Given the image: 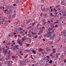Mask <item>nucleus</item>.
Wrapping results in <instances>:
<instances>
[{
  "instance_id": "9",
  "label": "nucleus",
  "mask_w": 66,
  "mask_h": 66,
  "mask_svg": "<svg viewBox=\"0 0 66 66\" xmlns=\"http://www.w3.org/2000/svg\"><path fill=\"white\" fill-rule=\"evenodd\" d=\"M1 59H2V61H5V57H4L3 58H1Z\"/></svg>"
},
{
  "instance_id": "3",
  "label": "nucleus",
  "mask_w": 66,
  "mask_h": 66,
  "mask_svg": "<svg viewBox=\"0 0 66 66\" xmlns=\"http://www.w3.org/2000/svg\"><path fill=\"white\" fill-rule=\"evenodd\" d=\"M62 32L63 33V36L64 37H65L66 36V35L65 34V32H66V30H63L62 31Z\"/></svg>"
},
{
  "instance_id": "53",
  "label": "nucleus",
  "mask_w": 66,
  "mask_h": 66,
  "mask_svg": "<svg viewBox=\"0 0 66 66\" xmlns=\"http://www.w3.org/2000/svg\"><path fill=\"white\" fill-rule=\"evenodd\" d=\"M11 18V17L9 16V17H8V19H10Z\"/></svg>"
},
{
  "instance_id": "50",
  "label": "nucleus",
  "mask_w": 66,
  "mask_h": 66,
  "mask_svg": "<svg viewBox=\"0 0 66 66\" xmlns=\"http://www.w3.org/2000/svg\"><path fill=\"white\" fill-rule=\"evenodd\" d=\"M57 10L58 11H60V8H58L57 9Z\"/></svg>"
},
{
  "instance_id": "61",
  "label": "nucleus",
  "mask_w": 66,
  "mask_h": 66,
  "mask_svg": "<svg viewBox=\"0 0 66 66\" xmlns=\"http://www.w3.org/2000/svg\"><path fill=\"white\" fill-rule=\"evenodd\" d=\"M61 34H63V32H62V31L61 32Z\"/></svg>"
},
{
  "instance_id": "39",
  "label": "nucleus",
  "mask_w": 66,
  "mask_h": 66,
  "mask_svg": "<svg viewBox=\"0 0 66 66\" xmlns=\"http://www.w3.org/2000/svg\"><path fill=\"white\" fill-rule=\"evenodd\" d=\"M25 40H26V39L24 38L23 39V41H24Z\"/></svg>"
},
{
  "instance_id": "37",
  "label": "nucleus",
  "mask_w": 66,
  "mask_h": 66,
  "mask_svg": "<svg viewBox=\"0 0 66 66\" xmlns=\"http://www.w3.org/2000/svg\"><path fill=\"white\" fill-rule=\"evenodd\" d=\"M42 32V31L40 32L38 34H39V35H40V33H41Z\"/></svg>"
},
{
  "instance_id": "5",
  "label": "nucleus",
  "mask_w": 66,
  "mask_h": 66,
  "mask_svg": "<svg viewBox=\"0 0 66 66\" xmlns=\"http://www.w3.org/2000/svg\"><path fill=\"white\" fill-rule=\"evenodd\" d=\"M13 63V62L12 61H10L9 62V64H8V66H10V65H11Z\"/></svg>"
},
{
  "instance_id": "36",
  "label": "nucleus",
  "mask_w": 66,
  "mask_h": 66,
  "mask_svg": "<svg viewBox=\"0 0 66 66\" xmlns=\"http://www.w3.org/2000/svg\"><path fill=\"white\" fill-rule=\"evenodd\" d=\"M20 46H22V48H23V45H22V44H20Z\"/></svg>"
},
{
  "instance_id": "19",
  "label": "nucleus",
  "mask_w": 66,
  "mask_h": 66,
  "mask_svg": "<svg viewBox=\"0 0 66 66\" xmlns=\"http://www.w3.org/2000/svg\"><path fill=\"white\" fill-rule=\"evenodd\" d=\"M48 52H43V53H44V54H47Z\"/></svg>"
},
{
  "instance_id": "16",
  "label": "nucleus",
  "mask_w": 66,
  "mask_h": 66,
  "mask_svg": "<svg viewBox=\"0 0 66 66\" xmlns=\"http://www.w3.org/2000/svg\"><path fill=\"white\" fill-rule=\"evenodd\" d=\"M35 22H34V23H32V26H34V24H35Z\"/></svg>"
},
{
  "instance_id": "11",
  "label": "nucleus",
  "mask_w": 66,
  "mask_h": 66,
  "mask_svg": "<svg viewBox=\"0 0 66 66\" xmlns=\"http://www.w3.org/2000/svg\"><path fill=\"white\" fill-rule=\"evenodd\" d=\"M51 34V31H49L47 32V33L46 34V35H48V34Z\"/></svg>"
},
{
  "instance_id": "26",
  "label": "nucleus",
  "mask_w": 66,
  "mask_h": 66,
  "mask_svg": "<svg viewBox=\"0 0 66 66\" xmlns=\"http://www.w3.org/2000/svg\"><path fill=\"white\" fill-rule=\"evenodd\" d=\"M45 59H46V57H45V58H43V61H45Z\"/></svg>"
},
{
  "instance_id": "55",
  "label": "nucleus",
  "mask_w": 66,
  "mask_h": 66,
  "mask_svg": "<svg viewBox=\"0 0 66 66\" xmlns=\"http://www.w3.org/2000/svg\"><path fill=\"white\" fill-rule=\"evenodd\" d=\"M41 37H42V36H40V37H39L40 39V38H41Z\"/></svg>"
},
{
  "instance_id": "47",
  "label": "nucleus",
  "mask_w": 66,
  "mask_h": 66,
  "mask_svg": "<svg viewBox=\"0 0 66 66\" xmlns=\"http://www.w3.org/2000/svg\"><path fill=\"white\" fill-rule=\"evenodd\" d=\"M48 30L49 31H50V28H49L48 29Z\"/></svg>"
},
{
  "instance_id": "6",
  "label": "nucleus",
  "mask_w": 66,
  "mask_h": 66,
  "mask_svg": "<svg viewBox=\"0 0 66 66\" xmlns=\"http://www.w3.org/2000/svg\"><path fill=\"white\" fill-rule=\"evenodd\" d=\"M56 50V49L55 48H53L52 49V51L54 53H55L56 51H55Z\"/></svg>"
},
{
  "instance_id": "12",
  "label": "nucleus",
  "mask_w": 66,
  "mask_h": 66,
  "mask_svg": "<svg viewBox=\"0 0 66 66\" xmlns=\"http://www.w3.org/2000/svg\"><path fill=\"white\" fill-rule=\"evenodd\" d=\"M47 36H48V37H50L51 36V34H49L48 35H46Z\"/></svg>"
},
{
  "instance_id": "22",
  "label": "nucleus",
  "mask_w": 66,
  "mask_h": 66,
  "mask_svg": "<svg viewBox=\"0 0 66 66\" xmlns=\"http://www.w3.org/2000/svg\"><path fill=\"white\" fill-rule=\"evenodd\" d=\"M43 12H42V13H41L40 14V16H41V17H42V15H43Z\"/></svg>"
},
{
  "instance_id": "14",
  "label": "nucleus",
  "mask_w": 66,
  "mask_h": 66,
  "mask_svg": "<svg viewBox=\"0 0 66 66\" xmlns=\"http://www.w3.org/2000/svg\"><path fill=\"white\" fill-rule=\"evenodd\" d=\"M49 63L50 64H51V63H52V60H51L49 61Z\"/></svg>"
},
{
  "instance_id": "48",
  "label": "nucleus",
  "mask_w": 66,
  "mask_h": 66,
  "mask_svg": "<svg viewBox=\"0 0 66 66\" xmlns=\"http://www.w3.org/2000/svg\"><path fill=\"white\" fill-rule=\"evenodd\" d=\"M59 6H56V8H58V7Z\"/></svg>"
},
{
  "instance_id": "34",
  "label": "nucleus",
  "mask_w": 66,
  "mask_h": 66,
  "mask_svg": "<svg viewBox=\"0 0 66 66\" xmlns=\"http://www.w3.org/2000/svg\"><path fill=\"white\" fill-rule=\"evenodd\" d=\"M27 47H29V44H27Z\"/></svg>"
},
{
  "instance_id": "7",
  "label": "nucleus",
  "mask_w": 66,
  "mask_h": 66,
  "mask_svg": "<svg viewBox=\"0 0 66 66\" xmlns=\"http://www.w3.org/2000/svg\"><path fill=\"white\" fill-rule=\"evenodd\" d=\"M39 52H41V51H43V50H42L41 48H40L38 49Z\"/></svg>"
},
{
  "instance_id": "62",
  "label": "nucleus",
  "mask_w": 66,
  "mask_h": 66,
  "mask_svg": "<svg viewBox=\"0 0 66 66\" xmlns=\"http://www.w3.org/2000/svg\"><path fill=\"white\" fill-rule=\"evenodd\" d=\"M0 61H2V60L1 59V58L0 59Z\"/></svg>"
},
{
  "instance_id": "28",
  "label": "nucleus",
  "mask_w": 66,
  "mask_h": 66,
  "mask_svg": "<svg viewBox=\"0 0 66 66\" xmlns=\"http://www.w3.org/2000/svg\"><path fill=\"white\" fill-rule=\"evenodd\" d=\"M52 43L53 42H51L49 43L50 44H51V45L52 44Z\"/></svg>"
},
{
  "instance_id": "51",
  "label": "nucleus",
  "mask_w": 66,
  "mask_h": 66,
  "mask_svg": "<svg viewBox=\"0 0 66 66\" xmlns=\"http://www.w3.org/2000/svg\"><path fill=\"white\" fill-rule=\"evenodd\" d=\"M1 20V17L0 16V21Z\"/></svg>"
},
{
  "instance_id": "54",
  "label": "nucleus",
  "mask_w": 66,
  "mask_h": 66,
  "mask_svg": "<svg viewBox=\"0 0 66 66\" xmlns=\"http://www.w3.org/2000/svg\"><path fill=\"white\" fill-rule=\"evenodd\" d=\"M46 23H44L43 24V25H45V24H46Z\"/></svg>"
},
{
  "instance_id": "32",
  "label": "nucleus",
  "mask_w": 66,
  "mask_h": 66,
  "mask_svg": "<svg viewBox=\"0 0 66 66\" xmlns=\"http://www.w3.org/2000/svg\"><path fill=\"white\" fill-rule=\"evenodd\" d=\"M31 32H32V31H31V30L29 31L28 32V33H31Z\"/></svg>"
},
{
  "instance_id": "49",
  "label": "nucleus",
  "mask_w": 66,
  "mask_h": 66,
  "mask_svg": "<svg viewBox=\"0 0 66 66\" xmlns=\"http://www.w3.org/2000/svg\"><path fill=\"white\" fill-rule=\"evenodd\" d=\"M31 28V26H30L28 27V28H29V29H30V28Z\"/></svg>"
},
{
  "instance_id": "1",
  "label": "nucleus",
  "mask_w": 66,
  "mask_h": 66,
  "mask_svg": "<svg viewBox=\"0 0 66 66\" xmlns=\"http://www.w3.org/2000/svg\"><path fill=\"white\" fill-rule=\"evenodd\" d=\"M46 59L45 60V61L47 63H48L50 60V57H49V56H46Z\"/></svg>"
},
{
  "instance_id": "24",
  "label": "nucleus",
  "mask_w": 66,
  "mask_h": 66,
  "mask_svg": "<svg viewBox=\"0 0 66 66\" xmlns=\"http://www.w3.org/2000/svg\"><path fill=\"white\" fill-rule=\"evenodd\" d=\"M13 6H17V5L15 4H13Z\"/></svg>"
},
{
  "instance_id": "18",
  "label": "nucleus",
  "mask_w": 66,
  "mask_h": 66,
  "mask_svg": "<svg viewBox=\"0 0 66 66\" xmlns=\"http://www.w3.org/2000/svg\"><path fill=\"white\" fill-rule=\"evenodd\" d=\"M18 29L20 31H21V28L19 27Z\"/></svg>"
},
{
  "instance_id": "27",
  "label": "nucleus",
  "mask_w": 66,
  "mask_h": 66,
  "mask_svg": "<svg viewBox=\"0 0 66 66\" xmlns=\"http://www.w3.org/2000/svg\"><path fill=\"white\" fill-rule=\"evenodd\" d=\"M37 35H36L35 36V38H37Z\"/></svg>"
},
{
  "instance_id": "59",
  "label": "nucleus",
  "mask_w": 66,
  "mask_h": 66,
  "mask_svg": "<svg viewBox=\"0 0 66 66\" xmlns=\"http://www.w3.org/2000/svg\"><path fill=\"white\" fill-rule=\"evenodd\" d=\"M50 55V56H53V55L51 54Z\"/></svg>"
},
{
  "instance_id": "30",
  "label": "nucleus",
  "mask_w": 66,
  "mask_h": 66,
  "mask_svg": "<svg viewBox=\"0 0 66 66\" xmlns=\"http://www.w3.org/2000/svg\"><path fill=\"white\" fill-rule=\"evenodd\" d=\"M4 52L5 53H7V51L5 50V51Z\"/></svg>"
},
{
  "instance_id": "4",
  "label": "nucleus",
  "mask_w": 66,
  "mask_h": 66,
  "mask_svg": "<svg viewBox=\"0 0 66 66\" xmlns=\"http://www.w3.org/2000/svg\"><path fill=\"white\" fill-rule=\"evenodd\" d=\"M30 21H31V20L29 19L28 20H26V23H30Z\"/></svg>"
},
{
  "instance_id": "58",
  "label": "nucleus",
  "mask_w": 66,
  "mask_h": 66,
  "mask_svg": "<svg viewBox=\"0 0 66 66\" xmlns=\"http://www.w3.org/2000/svg\"><path fill=\"white\" fill-rule=\"evenodd\" d=\"M44 1H43V0L42 1V3H44Z\"/></svg>"
},
{
  "instance_id": "25",
  "label": "nucleus",
  "mask_w": 66,
  "mask_h": 66,
  "mask_svg": "<svg viewBox=\"0 0 66 66\" xmlns=\"http://www.w3.org/2000/svg\"><path fill=\"white\" fill-rule=\"evenodd\" d=\"M50 21H48L47 22V23H48V24H49L50 23Z\"/></svg>"
},
{
  "instance_id": "64",
  "label": "nucleus",
  "mask_w": 66,
  "mask_h": 66,
  "mask_svg": "<svg viewBox=\"0 0 66 66\" xmlns=\"http://www.w3.org/2000/svg\"><path fill=\"white\" fill-rule=\"evenodd\" d=\"M23 35H25V34H24V33H23L22 34Z\"/></svg>"
},
{
  "instance_id": "42",
  "label": "nucleus",
  "mask_w": 66,
  "mask_h": 66,
  "mask_svg": "<svg viewBox=\"0 0 66 66\" xmlns=\"http://www.w3.org/2000/svg\"><path fill=\"white\" fill-rule=\"evenodd\" d=\"M57 27V24H56L55 26V27Z\"/></svg>"
},
{
  "instance_id": "33",
  "label": "nucleus",
  "mask_w": 66,
  "mask_h": 66,
  "mask_svg": "<svg viewBox=\"0 0 66 66\" xmlns=\"http://www.w3.org/2000/svg\"><path fill=\"white\" fill-rule=\"evenodd\" d=\"M48 8H46V11H48Z\"/></svg>"
},
{
  "instance_id": "56",
  "label": "nucleus",
  "mask_w": 66,
  "mask_h": 66,
  "mask_svg": "<svg viewBox=\"0 0 66 66\" xmlns=\"http://www.w3.org/2000/svg\"><path fill=\"white\" fill-rule=\"evenodd\" d=\"M31 34H34V33H33L32 32H31Z\"/></svg>"
},
{
  "instance_id": "10",
  "label": "nucleus",
  "mask_w": 66,
  "mask_h": 66,
  "mask_svg": "<svg viewBox=\"0 0 66 66\" xmlns=\"http://www.w3.org/2000/svg\"><path fill=\"white\" fill-rule=\"evenodd\" d=\"M44 16L46 18H48V15L46 14H45V15H44Z\"/></svg>"
},
{
  "instance_id": "63",
  "label": "nucleus",
  "mask_w": 66,
  "mask_h": 66,
  "mask_svg": "<svg viewBox=\"0 0 66 66\" xmlns=\"http://www.w3.org/2000/svg\"><path fill=\"white\" fill-rule=\"evenodd\" d=\"M48 24H51V23L50 22V23Z\"/></svg>"
},
{
  "instance_id": "46",
  "label": "nucleus",
  "mask_w": 66,
  "mask_h": 66,
  "mask_svg": "<svg viewBox=\"0 0 66 66\" xmlns=\"http://www.w3.org/2000/svg\"><path fill=\"white\" fill-rule=\"evenodd\" d=\"M8 44H7V45H10V43H8Z\"/></svg>"
},
{
  "instance_id": "57",
  "label": "nucleus",
  "mask_w": 66,
  "mask_h": 66,
  "mask_svg": "<svg viewBox=\"0 0 66 66\" xmlns=\"http://www.w3.org/2000/svg\"><path fill=\"white\" fill-rule=\"evenodd\" d=\"M59 14L61 15H62V14H61V13H59Z\"/></svg>"
},
{
  "instance_id": "41",
  "label": "nucleus",
  "mask_w": 66,
  "mask_h": 66,
  "mask_svg": "<svg viewBox=\"0 0 66 66\" xmlns=\"http://www.w3.org/2000/svg\"><path fill=\"white\" fill-rule=\"evenodd\" d=\"M10 49V48H7V49H6V50H5V51H7V50H8V49Z\"/></svg>"
},
{
  "instance_id": "52",
  "label": "nucleus",
  "mask_w": 66,
  "mask_h": 66,
  "mask_svg": "<svg viewBox=\"0 0 66 66\" xmlns=\"http://www.w3.org/2000/svg\"><path fill=\"white\" fill-rule=\"evenodd\" d=\"M43 41H45L46 40V39H43Z\"/></svg>"
},
{
  "instance_id": "44",
  "label": "nucleus",
  "mask_w": 66,
  "mask_h": 66,
  "mask_svg": "<svg viewBox=\"0 0 66 66\" xmlns=\"http://www.w3.org/2000/svg\"><path fill=\"white\" fill-rule=\"evenodd\" d=\"M50 30L51 31V30H52V28H50Z\"/></svg>"
},
{
  "instance_id": "23",
  "label": "nucleus",
  "mask_w": 66,
  "mask_h": 66,
  "mask_svg": "<svg viewBox=\"0 0 66 66\" xmlns=\"http://www.w3.org/2000/svg\"><path fill=\"white\" fill-rule=\"evenodd\" d=\"M15 47H16V48L19 47L18 45H17L16 46H15Z\"/></svg>"
},
{
  "instance_id": "43",
  "label": "nucleus",
  "mask_w": 66,
  "mask_h": 66,
  "mask_svg": "<svg viewBox=\"0 0 66 66\" xmlns=\"http://www.w3.org/2000/svg\"><path fill=\"white\" fill-rule=\"evenodd\" d=\"M52 11H53V10H52V9H51V12H52Z\"/></svg>"
},
{
  "instance_id": "15",
  "label": "nucleus",
  "mask_w": 66,
  "mask_h": 66,
  "mask_svg": "<svg viewBox=\"0 0 66 66\" xmlns=\"http://www.w3.org/2000/svg\"><path fill=\"white\" fill-rule=\"evenodd\" d=\"M32 52L34 54H35V51L33 50L32 51Z\"/></svg>"
},
{
  "instance_id": "20",
  "label": "nucleus",
  "mask_w": 66,
  "mask_h": 66,
  "mask_svg": "<svg viewBox=\"0 0 66 66\" xmlns=\"http://www.w3.org/2000/svg\"><path fill=\"white\" fill-rule=\"evenodd\" d=\"M20 40H21V39H19V40L18 41V43H19L20 42H21Z\"/></svg>"
},
{
  "instance_id": "31",
  "label": "nucleus",
  "mask_w": 66,
  "mask_h": 66,
  "mask_svg": "<svg viewBox=\"0 0 66 66\" xmlns=\"http://www.w3.org/2000/svg\"><path fill=\"white\" fill-rule=\"evenodd\" d=\"M12 16L13 17H14V18H15V17L16 16V15H12Z\"/></svg>"
},
{
  "instance_id": "38",
  "label": "nucleus",
  "mask_w": 66,
  "mask_h": 66,
  "mask_svg": "<svg viewBox=\"0 0 66 66\" xmlns=\"http://www.w3.org/2000/svg\"><path fill=\"white\" fill-rule=\"evenodd\" d=\"M10 22H10H11V21H7L6 22Z\"/></svg>"
},
{
  "instance_id": "45",
  "label": "nucleus",
  "mask_w": 66,
  "mask_h": 66,
  "mask_svg": "<svg viewBox=\"0 0 66 66\" xmlns=\"http://www.w3.org/2000/svg\"><path fill=\"white\" fill-rule=\"evenodd\" d=\"M12 57H13L14 59H15V56H12Z\"/></svg>"
},
{
  "instance_id": "29",
  "label": "nucleus",
  "mask_w": 66,
  "mask_h": 66,
  "mask_svg": "<svg viewBox=\"0 0 66 66\" xmlns=\"http://www.w3.org/2000/svg\"><path fill=\"white\" fill-rule=\"evenodd\" d=\"M64 63H66V60L65 59L64 60Z\"/></svg>"
},
{
  "instance_id": "35",
  "label": "nucleus",
  "mask_w": 66,
  "mask_h": 66,
  "mask_svg": "<svg viewBox=\"0 0 66 66\" xmlns=\"http://www.w3.org/2000/svg\"><path fill=\"white\" fill-rule=\"evenodd\" d=\"M10 53H11V51H9V52L8 53V54H10Z\"/></svg>"
},
{
  "instance_id": "8",
  "label": "nucleus",
  "mask_w": 66,
  "mask_h": 66,
  "mask_svg": "<svg viewBox=\"0 0 66 66\" xmlns=\"http://www.w3.org/2000/svg\"><path fill=\"white\" fill-rule=\"evenodd\" d=\"M61 5H64V4H65V3H64V2L61 1Z\"/></svg>"
},
{
  "instance_id": "13",
  "label": "nucleus",
  "mask_w": 66,
  "mask_h": 66,
  "mask_svg": "<svg viewBox=\"0 0 66 66\" xmlns=\"http://www.w3.org/2000/svg\"><path fill=\"white\" fill-rule=\"evenodd\" d=\"M58 56H59L57 55L56 56V57L55 58V60H57L58 59Z\"/></svg>"
},
{
  "instance_id": "21",
  "label": "nucleus",
  "mask_w": 66,
  "mask_h": 66,
  "mask_svg": "<svg viewBox=\"0 0 66 66\" xmlns=\"http://www.w3.org/2000/svg\"><path fill=\"white\" fill-rule=\"evenodd\" d=\"M53 26H54V25H53L52 24V25H51V28H53Z\"/></svg>"
},
{
  "instance_id": "60",
  "label": "nucleus",
  "mask_w": 66,
  "mask_h": 66,
  "mask_svg": "<svg viewBox=\"0 0 66 66\" xmlns=\"http://www.w3.org/2000/svg\"><path fill=\"white\" fill-rule=\"evenodd\" d=\"M27 56H25V57H24V58H27Z\"/></svg>"
},
{
  "instance_id": "17",
  "label": "nucleus",
  "mask_w": 66,
  "mask_h": 66,
  "mask_svg": "<svg viewBox=\"0 0 66 66\" xmlns=\"http://www.w3.org/2000/svg\"><path fill=\"white\" fill-rule=\"evenodd\" d=\"M42 28H41V29H42V30H45V27H42Z\"/></svg>"
},
{
  "instance_id": "2",
  "label": "nucleus",
  "mask_w": 66,
  "mask_h": 66,
  "mask_svg": "<svg viewBox=\"0 0 66 66\" xmlns=\"http://www.w3.org/2000/svg\"><path fill=\"white\" fill-rule=\"evenodd\" d=\"M46 51L48 52H51V48L50 47H47L46 48Z\"/></svg>"
},
{
  "instance_id": "40",
  "label": "nucleus",
  "mask_w": 66,
  "mask_h": 66,
  "mask_svg": "<svg viewBox=\"0 0 66 66\" xmlns=\"http://www.w3.org/2000/svg\"><path fill=\"white\" fill-rule=\"evenodd\" d=\"M50 15L51 16H53V14H52V13H51Z\"/></svg>"
}]
</instances>
